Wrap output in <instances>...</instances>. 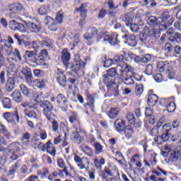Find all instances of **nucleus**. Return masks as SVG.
Instances as JSON below:
<instances>
[{
	"label": "nucleus",
	"instance_id": "nucleus-13",
	"mask_svg": "<svg viewBox=\"0 0 181 181\" xmlns=\"http://www.w3.org/2000/svg\"><path fill=\"white\" fill-rule=\"evenodd\" d=\"M3 117L8 121V122H15V121H16L18 124L20 122L19 112H18V109H16L14 112H4Z\"/></svg>",
	"mask_w": 181,
	"mask_h": 181
},
{
	"label": "nucleus",
	"instance_id": "nucleus-4",
	"mask_svg": "<svg viewBox=\"0 0 181 181\" xmlns=\"http://www.w3.org/2000/svg\"><path fill=\"white\" fill-rule=\"evenodd\" d=\"M119 73V78L127 86H132L134 79H132V66L129 64H124L117 67Z\"/></svg>",
	"mask_w": 181,
	"mask_h": 181
},
{
	"label": "nucleus",
	"instance_id": "nucleus-50",
	"mask_svg": "<svg viewBox=\"0 0 181 181\" xmlns=\"http://www.w3.org/2000/svg\"><path fill=\"white\" fill-rule=\"evenodd\" d=\"M41 47H52L53 46V41L49 38L42 40L40 42Z\"/></svg>",
	"mask_w": 181,
	"mask_h": 181
},
{
	"label": "nucleus",
	"instance_id": "nucleus-63",
	"mask_svg": "<svg viewBox=\"0 0 181 181\" xmlns=\"http://www.w3.org/2000/svg\"><path fill=\"white\" fill-rule=\"evenodd\" d=\"M0 49H2V50L4 49V52H6L7 56H11V54H12V50H13V47H12V45H8L6 44L4 45V47H1Z\"/></svg>",
	"mask_w": 181,
	"mask_h": 181
},
{
	"label": "nucleus",
	"instance_id": "nucleus-34",
	"mask_svg": "<svg viewBox=\"0 0 181 181\" xmlns=\"http://www.w3.org/2000/svg\"><path fill=\"white\" fill-rule=\"evenodd\" d=\"M83 110L86 115H91V113L94 112L95 110V104L85 103L83 105Z\"/></svg>",
	"mask_w": 181,
	"mask_h": 181
},
{
	"label": "nucleus",
	"instance_id": "nucleus-6",
	"mask_svg": "<svg viewBox=\"0 0 181 181\" xmlns=\"http://www.w3.org/2000/svg\"><path fill=\"white\" fill-rule=\"evenodd\" d=\"M108 176L112 177H119V171L118 168L115 166L112 169L109 167H105L104 170L100 173V177L103 180L108 179Z\"/></svg>",
	"mask_w": 181,
	"mask_h": 181
},
{
	"label": "nucleus",
	"instance_id": "nucleus-7",
	"mask_svg": "<svg viewBox=\"0 0 181 181\" xmlns=\"http://www.w3.org/2000/svg\"><path fill=\"white\" fill-rule=\"evenodd\" d=\"M56 103L57 105H62L60 106V110H62V111L64 112H67V110H69V99H67V97H66L64 94H57L56 96Z\"/></svg>",
	"mask_w": 181,
	"mask_h": 181
},
{
	"label": "nucleus",
	"instance_id": "nucleus-28",
	"mask_svg": "<svg viewBox=\"0 0 181 181\" xmlns=\"http://www.w3.org/2000/svg\"><path fill=\"white\" fill-rule=\"evenodd\" d=\"M86 7L87 3H82L78 8H75V12H79V15L81 18H83V19H86L87 18L88 11L86 8Z\"/></svg>",
	"mask_w": 181,
	"mask_h": 181
},
{
	"label": "nucleus",
	"instance_id": "nucleus-11",
	"mask_svg": "<svg viewBox=\"0 0 181 181\" xmlns=\"http://www.w3.org/2000/svg\"><path fill=\"white\" fill-rule=\"evenodd\" d=\"M124 43L130 46L131 47H135L136 45H138V42L136 41V36L134 34H125L122 37Z\"/></svg>",
	"mask_w": 181,
	"mask_h": 181
},
{
	"label": "nucleus",
	"instance_id": "nucleus-17",
	"mask_svg": "<svg viewBox=\"0 0 181 181\" xmlns=\"http://www.w3.org/2000/svg\"><path fill=\"white\" fill-rule=\"evenodd\" d=\"M27 26L31 33H40L42 30V24L40 23L29 22Z\"/></svg>",
	"mask_w": 181,
	"mask_h": 181
},
{
	"label": "nucleus",
	"instance_id": "nucleus-56",
	"mask_svg": "<svg viewBox=\"0 0 181 181\" xmlns=\"http://www.w3.org/2000/svg\"><path fill=\"white\" fill-rule=\"evenodd\" d=\"M7 159L11 160V162H15V160H18L19 159V156L16 154L15 151H13L7 156Z\"/></svg>",
	"mask_w": 181,
	"mask_h": 181
},
{
	"label": "nucleus",
	"instance_id": "nucleus-44",
	"mask_svg": "<svg viewBox=\"0 0 181 181\" xmlns=\"http://www.w3.org/2000/svg\"><path fill=\"white\" fill-rule=\"evenodd\" d=\"M21 143L25 146H28L30 144V133L25 132L21 139Z\"/></svg>",
	"mask_w": 181,
	"mask_h": 181
},
{
	"label": "nucleus",
	"instance_id": "nucleus-22",
	"mask_svg": "<svg viewBox=\"0 0 181 181\" xmlns=\"http://www.w3.org/2000/svg\"><path fill=\"white\" fill-rule=\"evenodd\" d=\"M181 157V146L176 148L171 152L168 158L169 162H177L179 158Z\"/></svg>",
	"mask_w": 181,
	"mask_h": 181
},
{
	"label": "nucleus",
	"instance_id": "nucleus-51",
	"mask_svg": "<svg viewBox=\"0 0 181 181\" xmlns=\"http://www.w3.org/2000/svg\"><path fill=\"white\" fill-rule=\"evenodd\" d=\"M64 20V13L63 11H59L57 12L55 21L57 23H58L59 25H62L63 23V21Z\"/></svg>",
	"mask_w": 181,
	"mask_h": 181
},
{
	"label": "nucleus",
	"instance_id": "nucleus-61",
	"mask_svg": "<svg viewBox=\"0 0 181 181\" xmlns=\"http://www.w3.org/2000/svg\"><path fill=\"white\" fill-rule=\"evenodd\" d=\"M122 20L124 21V23H126V25L127 26H129L134 22V20L132 19V17L129 16V14H125L122 17Z\"/></svg>",
	"mask_w": 181,
	"mask_h": 181
},
{
	"label": "nucleus",
	"instance_id": "nucleus-12",
	"mask_svg": "<svg viewBox=\"0 0 181 181\" xmlns=\"http://www.w3.org/2000/svg\"><path fill=\"white\" fill-rule=\"evenodd\" d=\"M45 22L46 26H48V29L49 30H51V32H57L59 29V25L60 24L57 23V21L51 16H46L45 18Z\"/></svg>",
	"mask_w": 181,
	"mask_h": 181
},
{
	"label": "nucleus",
	"instance_id": "nucleus-10",
	"mask_svg": "<svg viewBox=\"0 0 181 181\" xmlns=\"http://www.w3.org/2000/svg\"><path fill=\"white\" fill-rule=\"evenodd\" d=\"M162 128L163 133L160 138L163 142H168L169 138L172 136V127L170 126V124H165L163 125Z\"/></svg>",
	"mask_w": 181,
	"mask_h": 181
},
{
	"label": "nucleus",
	"instance_id": "nucleus-54",
	"mask_svg": "<svg viewBox=\"0 0 181 181\" xmlns=\"http://www.w3.org/2000/svg\"><path fill=\"white\" fill-rule=\"evenodd\" d=\"M24 114H25V117H28V118H31V119H35V118H37V117L36 112L30 111L28 109H25L24 110Z\"/></svg>",
	"mask_w": 181,
	"mask_h": 181
},
{
	"label": "nucleus",
	"instance_id": "nucleus-49",
	"mask_svg": "<svg viewBox=\"0 0 181 181\" xmlns=\"http://www.w3.org/2000/svg\"><path fill=\"white\" fill-rule=\"evenodd\" d=\"M168 68L169 65L168 62L161 61L158 63L157 69L160 71V73H163V71H165V70H168Z\"/></svg>",
	"mask_w": 181,
	"mask_h": 181
},
{
	"label": "nucleus",
	"instance_id": "nucleus-26",
	"mask_svg": "<svg viewBox=\"0 0 181 181\" xmlns=\"http://www.w3.org/2000/svg\"><path fill=\"white\" fill-rule=\"evenodd\" d=\"M30 62L33 63L34 66H46V59L37 54L33 59H30Z\"/></svg>",
	"mask_w": 181,
	"mask_h": 181
},
{
	"label": "nucleus",
	"instance_id": "nucleus-60",
	"mask_svg": "<svg viewBox=\"0 0 181 181\" xmlns=\"http://www.w3.org/2000/svg\"><path fill=\"white\" fill-rule=\"evenodd\" d=\"M74 63H80L81 64H82V67H86V64H87V62H83L81 60V57H80V54H76L74 55Z\"/></svg>",
	"mask_w": 181,
	"mask_h": 181
},
{
	"label": "nucleus",
	"instance_id": "nucleus-52",
	"mask_svg": "<svg viewBox=\"0 0 181 181\" xmlns=\"http://www.w3.org/2000/svg\"><path fill=\"white\" fill-rule=\"evenodd\" d=\"M80 42H81L80 34H74V42L70 43V45H72V47L70 48V50H74V48L76 47V43L77 45L78 43H80Z\"/></svg>",
	"mask_w": 181,
	"mask_h": 181
},
{
	"label": "nucleus",
	"instance_id": "nucleus-14",
	"mask_svg": "<svg viewBox=\"0 0 181 181\" xmlns=\"http://www.w3.org/2000/svg\"><path fill=\"white\" fill-rule=\"evenodd\" d=\"M126 118L128 122L134 127V128H141L142 127V121L139 119H136L134 113L129 112L127 114Z\"/></svg>",
	"mask_w": 181,
	"mask_h": 181
},
{
	"label": "nucleus",
	"instance_id": "nucleus-42",
	"mask_svg": "<svg viewBox=\"0 0 181 181\" xmlns=\"http://www.w3.org/2000/svg\"><path fill=\"white\" fill-rule=\"evenodd\" d=\"M105 75L114 78V77H116V76L119 77V71H118L117 68H110L107 70V74Z\"/></svg>",
	"mask_w": 181,
	"mask_h": 181
},
{
	"label": "nucleus",
	"instance_id": "nucleus-58",
	"mask_svg": "<svg viewBox=\"0 0 181 181\" xmlns=\"http://www.w3.org/2000/svg\"><path fill=\"white\" fill-rule=\"evenodd\" d=\"M107 15H108V11H107V9L103 8L100 10H99V13L98 14V19H104V18H105V16H107Z\"/></svg>",
	"mask_w": 181,
	"mask_h": 181
},
{
	"label": "nucleus",
	"instance_id": "nucleus-47",
	"mask_svg": "<svg viewBox=\"0 0 181 181\" xmlns=\"http://www.w3.org/2000/svg\"><path fill=\"white\" fill-rule=\"evenodd\" d=\"M22 145L19 142H13L8 145V148L13 152H19L21 151V147Z\"/></svg>",
	"mask_w": 181,
	"mask_h": 181
},
{
	"label": "nucleus",
	"instance_id": "nucleus-35",
	"mask_svg": "<svg viewBox=\"0 0 181 181\" xmlns=\"http://www.w3.org/2000/svg\"><path fill=\"white\" fill-rule=\"evenodd\" d=\"M11 97L13 98V100L15 101V103H22V100H23L22 93L19 90L13 91L11 93Z\"/></svg>",
	"mask_w": 181,
	"mask_h": 181
},
{
	"label": "nucleus",
	"instance_id": "nucleus-59",
	"mask_svg": "<svg viewBox=\"0 0 181 181\" xmlns=\"http://www.w3.org/2000/svg\"><path fill=\"white\" fill-rule=\"evenodd\" d=\"M86 103L88 104H95V96L91 95L90 93H86Z\"/></svg>",
	"mask_w": 181,
	"mask_h": 181
},
{
	"label": "nucleus",
	"instance_id": "nucleus-16",
	"mask_svg": "<svg viewBox=\"0 0 181 181\" xmlns=\"http://www.w3.org/2000/svg\"><path fill=\"white\" fill-rule=\"evenodd\" d=\"M61 54V60L64 66H65V67L69 66V64L70 63L69 62H70V59H71V54L69 52V49L67 48H64L62 51Z\"/></svg>",
	"mask_w": 181,
	"mask_h": 181
},
{
	"label": "nucleus",
	"instance_id": "nucleus-19",
	"mask_svg": "<svg viewBox=\"0 0 181 181\" xmlns=\"http://www.w3.org/2000/svg\"><path fill=\"white\" fill-rule=\"evenodd\" d=\"M69 121L70 124H77V125H74V128L78 129V127H80V121L78 120V114L76 112L71 111L70 115L69 117Z\"/></svg>",
	"mask_w": 181,
	"mask_h": 181
},
{
	"label": "nucleus",
	"instance_id": "nucleus-21",
	"mask_svg": "<svg viewBox=\"0 0 181 181\" xmlns=\"http://www.w3.org/2000/svg\"><path fill=\"white\" fill-rule=\"evenodd\" d=\"M21 74L24 76V78L27 84H28L29 83H31V81L33 80V76L32 75V70H30V68L28 66L24 67L21 70Z\"/></svg>",
	"mask_w": 181,
	"mask_h": 181
},
{
	"label": "nucleus",
	"instance_id": "nucleus-3",
	"mask_svg": "<svg viewBox=\"0 0 181 181\" xmlns=\"http://www.w3.org/2000/svg\"><path fill=\"white\" fill-rule=\"evenodd\" d=\"M144 18L145 21H146L147 25H148L150 28H155L156 26H159L161 30H166V29H168L169 26H172V25L173 24V19H170L166 24H162L159 18L155 16H152V12L151 11H146L144 14Z\"/></svg>",
	"mask_w": 181,
	"mask_h": 181
},
{
	"label": "nucleus",
	"instance_id": "nucleus-41",
	"mask_svg": "<svg viewBox=\"0 0 181 181\" xmlns=\"http://www.w3.org/2000/svg\"><path fill=\"white\" fill-rule=\"evenodd\" d=\"M3 107L6 110L12 108V100L9 98H2L1 100Z\"/></svg>",
	"mask_w": 181,
	"mask_h": 181
},
{
	"label": "nucleus",
	"instance_id": "nucleus-18",
	"mask_svg": "<svg viewBox=\"0 0 181 181\" xmlns=\"http://www.w3.org/2000/svg\"><path fill=\"white\" fill-rule=\"evenodd\" d=\"M124 136L122 137V139H127L129 141V139H132L134 138V135L135 132L134 131V128L131 125H127L123 130Z\"/></svg>",
	"mask_w": 181,
	"mask_h": 181
},
{
	"label": "nucleus",
	"instance_id": "nucleus-39",
	"mask_svg": "<svg viewBox=\"0 0 181 181\" xmlns=\"http://www.w3.org/2000/svg\"><path fill=\"white\" fill-rule=\"evenodd\" d=\"M81 151L86 155L87 156L93 157L94 155V152L93 151V148L91 147L82 144L81 146Z\"/></svg>",
	"mask_w": 181,
	"mask_h": 181
},
{
	"label": "nucleus",
	"instance_id": "nucleus-9",
	"mask_svg": "<svg viewBox=\"0 0 181 181\" xmlns=\"http://www.w3.org/2000/svg\"><path fill=\"white\" fill-rule=\"evenodd\" d=\"M113 62H115V64H119L117 65V71L118 67L122 66L124 64H128L125 63V62H129V59H128V54L125 51H122L121 54L116 55L113 58Z\"/></svg>",
	"mask_w": 181,
	"mask_h": 181
},
{
	"label": "nucleus",
	"instance_id": "nucleus-57",
	"mask_svg": "<svg viewBox=\"0 0 181 181\" xmlns=\"http://www.w3.org/2000/svg\"><path fill=\"white\" fill-rule=\"evenodd\" d=\"M170 41L176 42V43L181 45V34L179 33H175L173 37H171Z\"/></svg>",
	"mask_w": 181,
	"mask_h": 181
},
{
	"label": "nucleus",
	"instance_id": "nucleus-27",
	"mask_svg": "<svg viewBox=\"0 0 181 181\" xmlns=\"http://www.w3.org/2000/svg\"><path fill=\"white\" fill-rule=\"evenodd\" d=\"M103 83L104 86L107 87V88H111L112 86H115L117 84V82H115V80L110 76H108L107 75H103V79H102Z\"/></svg>",
	"mask_w": 181,
	"mask_h": 181
},
{
	"label": "nucleus",
	"instance_id": "nucleus-55",
	"mask_svg": "<svg viewBox=\"0 0 181 181\" xmlns=\"http://www.w3.org/2000/svg\"><path fill=\"white\" fill-rule=\"evenodd\" d=\"M134 91L136 95H141L144 93V85L142 83L136 84Z\"/></svg>",
	"mask_w": 181,
	"mask_h": 181
},
{
	"label": "nucleus",
	"instance_id": "nucleus-1",
	"mask_svg": "<svg viewBox=\"0 0 181 181\" xmlns=\"http://www.w3.org/2000/svg\"><path fill=\"white\" fill-rule=\"evenodd\" d=\"M105 32H100L98 29L93 27L90 30L89 33H86L83 35L84 40H86L88 45L91 46L93 43H98L101 39L103 38L104 42H107L110 46H115L119 45V40H118V35L110 34L107 35Z\"/></svg>",
	"mask_w": 181,
	"mask_h": 181
},
{
	"label": "nucleus",
	"instance_id": "nucleus-53",
	"mask_svg": "<svg viewBox=\"0 0 181 181\" xmlns=\"http://www.w3.org/2000/svg\"><path fill=\"white\" fill-rule=\"evenodd\" d=\"M93 163L96 169H102L103 165H105V159L100 158V160H98V158H95Z\"/></svg>",
	"mask_w": 181,
	"mask_h": 181
},
{
	"label": "nucleus",
	"instance_id": "nucleus-24",
	"mask_svg": "<svg viewBox=\"0 0 181 181\" xmlns=\"http://www.w3.org/2000/svg\"><path fill=\"white\" fill-rule=\"evenodd\" d=\"M107 4L108 8L107 15L111 17L114 16V15L116 13L115 9H118L119 6H115V4H114V0H108Z\"/></svg>",
	"mask_w": 181,
	"mask_h": 181
},
{
	"label": "nucleus",
	"instance_id": "nucleus-25",
	"mask_svg": "<svg viewBox=\"0 0 181 181\" xmlns=\"http://www.w3.org/2000/svg\"><path fill=\"white\" fill-rule=\"evenodd\" d=\"M125 120L122 119H117L115 122V128L119 134H122L124 132V129H125Z\"/></svg>",
	"mask_w": 181,
	"mask_h": 181
},
{
	"label": "nucleus",
	"instance_id": "nucleus-38",
	"mask_svg": "<svg viewBox=\"0 0 181 181\" xmlns=\"http://www.w3.org/2000/svg\"><path fill=\"white\" fill-rule=\"evenodd\" d=\"M19 87L24 97H30L32 95V89L28 88L26 85L21 84Z\"/></svg>",
	"mask_w": 181,
	"mask_h": 181
},
{
	"label": "nucleus",
	"instance_id": "nucleus-29",
	"mask_svg": "<svg viewBox=\"0 0 181 181\" xmlns=\"http://www.w3.org/2000/svg\"><path fill=\"white\" fill-rule=\"evenodd\" d=\"M16 78L14 76L9 77L6 83V90L8 93H11L13 88H15Z\"/></svg>",
	"mask_w": 181,
	"mask_h": 181
},
{
	"label": "nucleus",
	"instance_id": "nucleus-33",
	"mask_svg": "<svg viewBox=\"0 0 181 181\" xmlns=\"http://www.w3.org/2000/svg\"><path fill=\"white\" fill-rule=\"evenodd\" d=\"M159 101V97L156 95H150L147 99V104L149 107H155Z\"/></svg>",
	"mask_w": 181,
	"mask_h": 181
},
{
	"label": "nucleus",
	"instance_id": "nucleus-31",
	"mask_svg": "<svg viewBox=\"0 0 181 181\" xmlns=\"http://www.w3.org/2000/svg\"><path fill=\"white\" fill-rule=\"evenodd\" d=\"M66 67V69H70V70L72 71L73 73H75V74H77V73L80 71L81 67H83V64L77 62H74V64L69 63V66Z\"/></svg>",
	"mask_w": 181,
	"mask_h": 181
},
{
	"label": "nucleus",
	"instance_id": "nucleus-30",
	"mask_svg": "<svg viewBox=\"0 0 181 181\" xmlns=\"http://www.w3.org/2000/svg\"><path fill=\"white\" fill-rule=\"evenodd\" d=\"M83 159H85L86 160H88V158L86 157H80L77 154H76L74 157V162H76L77 166L81 170H83V169H86V165L83 163Z\"/></svg>",
	"mask_w": 181,
	"mask_h": 181
},
{
	"label": "nucleus",
	"instance_id": "nucleus-48",
	"mask_svg": "<svg viewBox=\"0 0 181 181\" xmlns=\"http://www.w3.org/2000/svg\"><path fill=\"white\" fill-rule=\"evenodd\" d=\"M35 56H36L35 51L25 50L23 57L25 60H30V62L32 59H35Z\"/></svg>",
	"mask_w": 181,
	"mask_h": 181
},
{
	"label": "nucleus",
	"instance_id": "nucleus-37",
	"mask_svg": "<svg viewBox=\"0 0 181 181\" xmlns=\"http://www.w3.org/2000/svg\"><path fill=\"white\" fill-rule=\"evenodd\" d=\"M119 86L115 83V85L110 86V88H107V93L112 94L114 97H118L119 95Z\"/></svg>",
	"mask_w": 181,
	"mask_h": 181
},
{
	"label": "nucleus",
	"instance_id": "nucleus-62",
	"mask_svg": "<svg viewBox=\"0 0 181 181\" xmlns=\"http://www.w3.org/2000/svg\"><path fill=\"white\" fill-rule=\"evenodd\" d=\"M168 112H175L176 111V103L175 102L170 101L167 105Z\"/></svg>",
	"mask_w": 181,
	"mask_h": 181
},
{
	"label": "nucleus",
	"instance_id": "nucleus-43",
	"mask_svg": "<svg viewBox=\"0 0 181 181\" xmlns=\"http://www.w3.org/2000/svg\"><path fill=\"white\" fill-rule=\"evenodd\" d=\"M71 140L75 144L80 145V144H82L83 141H84V137L80 135L78 132L73 133Z\"/></svg>",
	"mask_w": 181,
	"mask_h": 181
},
{
	"label": "nucleus",
	"instance_id": "nucleus-20",
	"mask_svg": "<svg viewBox=\"0 0 181 181\" xmlns=\"http://www.w3.org/2000/svg\"><path fill=\"white\" fill-rule=\"evenodd\" d=\"M144 32L145 33H147V35H148L149 37H153V39H159V37H160V33L158 32V30L155 28L149 30V28H148V26H145L144 28Z\"/></svg>",
	"mask_w": 181,
	"mask_h": 181
},
{
	"label": "nucleus",
	"instance_id": "nucleus-45",
	"mask_svg": "<svg viewBox=\"0 0 181 181\" xmlns=\"http://www.w3.org/2000/svg\"><path fill=\"white\" fill-rule=\"evenodd\" d=\"M141 5L142 6H150V8H155L158 4L155 0H141L140 1Z\"/></svg>",
	"mask_w": 181,
	"mask_h": 181
},
{
	"label": "nucleus",
	"instance_id": "nucleus-40",
	"mask_svg": "<svg viewBox=\"0 0 181 181\" xmlns=\"http://www.w3.org/2000/svg\"><path fill=\"white\" fill-rule=\"evenodd\" d=\"M158 19H160V22L163 25L168 23L169 21H170V19L173 21V18H170V15L169 14V11H164L161 15V18H158Z\"/></svg>",
	"mask_w": 181,
	"mask_h": 181
},
{
	"label": "nucleus",
	"instance_id": "nucleus-2",
	"mask_svg": "<svg viewBox=\"0 0 181 181\" xmlns=\"http://www.w3.org/2000/svg\"><path fill=\"white\" fill-rule=\"evenodd\" d=\"M16 63H18V59L12 57L6 58L4 52H2V49H0V69L7 66L8 76H15L16 74Z\"/></svg>",
	"mask_w": 181,
	"mask_h": 181
},
{
	"label": "nucleus",
	"instance_id": "nucleus-64",
	"mask_svg": "<svg viewBox=\"0 0 181 181\" xmlns=\"http://www.w3.org/2000/svg\"><path fill=\"white\" fill-rule=\"evenodd\" d=\"M94 148L95 151L96 155H98L103 152V148H104L101 144L98 142H95L94 143Z\"/></svg>",
	"mask_w": 181,
	"mask_h": 181
},
{
	"label": "nucleus",
	"instance_id": "nucleus-36",
	"mask_svg": "<svg viewBox=\"0 0 181 181\" xmlns=\"http://www.w3.org/2000/svg\"><path fill=\"white\" fill-rule=\"evenodd\" d=\"M106 114L110 119H114V118H117V117H118L119 114V109L118 107H112Z\"/></svg>",
	"mask_w": 181,
	"mask_h": 181
},
{
	"label": "nucleus",
	"instance_id": "nucleus-23",
	"mask_svg": "<svg viewBox=\"0 0 181 181\" xmlns=\"http://www.w3.org/2000/svg\"><path fill=\"white\" fill-rule=\"evenodd\" d=\"M8 11L9 12H23L25 7H23V4L21 3H14L8 6Z\"/></svg>",
	"mask_w": 181,
	"mask_h": 181
},
{
	"label": "nucleus",
	"instance_id": "nucleus-5",
	"mask_svg": "<svg viewBox=\"0 0 181 181\" xmlns=\"http://www.w3.org/2000/svg\"><path fill=\"white\" fill-rule=\"evenodd\" d=\"M40 107L42 108V112L45 117L47 118L49 122H52L53 121V118H54V113H53L54 105H53L52 102L45 100L41 101Z\"/></svg>",
	"mask_w": 181,
	"mask_h": 181
},
{
	"label": "nucleus",
	"instance_id": "nucleus-15",
	"mask_svg": "<svg viewBox=\"0 0 181 181\" xmlns=\"http://www.w3.org/2000/svg\"><path fill=\"white\" fill-rule=\"evenodd\" d=\"M42 152L46 151L51 156H56V148L52 144V140H49L45 144H42L41 148Z\"/></svg>",
	"mask_w": 181,
	"mask_h": 181
},
{
	"label": "nucleus",
	"instance_id": "nucleus-46",
	"mask_svg": "<svg viewBox=\"0 0 181 181\" xmlns=\"http://www.w3.org/2000/svg\"><path fill=\"white\" fill-rule=\"evenodd\" d=\"M20 166L21 164L18 163V161L13 164L8 170V175L11 176V175H15V173L18 172V170L19 169Z\"/></svg>",
	"mask_w": 181,
	"mask_h": 181
},
{
	"label": "nucleus",
	"instance_id": "nucleus-8",
	"mask_svg": "<svg viewBox=\"0 0 181 181\" xmlns=\"http://www.w3.org/2000/svg\"><path fill=\"white\" fill-rule=\"evenodd\" d=\"M56 79L60 87H62L63 88L67 87V76L63 69H57Z\"/></svg>",
	"mask_w": 181,
	"mask_h": 181
},
{
	"label": "nucleus",
	"instance_id": "nucleus-32",
	"mask_svg": "<svg viewBox=\"0 0 181 181\" xmlns=\"http://www.w3.org/2000/svg\"><path fill=\"white\" fill-rule=\"evenodd\" d=\"M28 84V86H31V87L43 88L45 87V81H43L42 79H32L31 82H29Z\"/></svg>",
	"mask_w": 181,
	"mask_h": 181
}]
</instances>
